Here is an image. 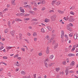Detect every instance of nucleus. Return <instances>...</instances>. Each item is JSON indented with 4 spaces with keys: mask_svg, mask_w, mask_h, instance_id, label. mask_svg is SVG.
<instances>
[{
    "mask_svg": "<svg viewBox=\"0 0 78 78\" xmlns=\"http://www.w3.org/2000/svg\"><path fill=\"white\" fill-rule=\"evenodd\" d=\"M44 64H45V67H47V68H48V64H47V62H45Z\"/></svg>",
    "mask_w": 78,
    "mask_h": 78,
    "instance_id": "33",
    "label": "nucleus"
},
{
    "mask_svg": "<svg viewBox=\"0 0 78 78\" xmlns=\"http://www.w3.org/2000/svg\"><path fill=\"white\" fill-rule=\"evenodd\" d=\"M29 12L30 13V14H32V13H34V12H33L31 10L29 11Z\"/></svg>",
    "mask_w": 78,
    "mask_h": 78,
    "instance_id": "49",
    "label": "nucleus"
},
{
    "mask_svg": "<svg viewBox=\"0 0 78 78\" xmlns=\"http://www.w3.org/2000/svg\"><path fill=\"white\" fill-rule=\"evenodd\" d=\"M17 16H20V13H18L16 14Z\"/></svg>",
    "mask_w": 78,
    "mask_h": 78,
    "instance_id": "64",
    "label": "nucleus"
},
{
    "mask_svg": "<svg viewBox=\"0 0 78 78\" xmlns=\"http://www.w3.org/2000/svg\"><path fill=\"white\" fill-rule=\"evenodd\" d=\"M15 31L14 30H12L10 32V33L12 35L13 37L14 36V34H15Z\"/></svg>",
    "mask_w": 78,
    "mask_h": 78,
    "instance_id": "3",
    "label": "nucleus"
},
{
    "mask_svg": "<svg viewBox=\"0 0 78 78\" xmlns=\"http://www.w3.org/2000/svg\"><path fill=\"white\" fill-rule=\"evenodd\" d=\"M58 12H59V14H64V11H62L60 10H58Z\"/></svg>",
    "mask_w": 78,
    "mask_h": 78,
    "instance_id": "12",
    "label": "nucleus"
},
{
    "mask_svg": "<svg viewBox=\"0 0 78 78\" xmlns=\"http://www.w3.org/2000/svg\"><path fill=\"white\" fill-rule=\"evenodd\" d=\"M49 12H50V13H51L52 12V13L54 12V10H50L49 11Z\"/></svg>",
    "mask_w": 78,
    "mask_h": 78,
    "instance_id": "46",
    "label": "nucleus"
},
{
    "mask_svg": "<svg viewBox=\"0 0 78 78\" xmlns=\"http://www.w3.org/2000/svg\"><path fill=\"white\" fill-rule=\"evenodd\" d=\"M52 41L53 40H52L51 39L50 40V41H49V42L50 44H51V42H52Z\"/></svg>",
    "mask_w": 78,
    "mask_h": 78,
    "instance_id": "61",
    "label": "nucleus"
},
{
    "mask_svg": "<svg viewBox=\"0 0 78 78\" xmlns=\"http://www.w3.org/2000/svg\"><path fill=\"white\" fill-rule=\"evenodd\" d=\"M45 61L47 62H48V61H49V59L48 58H46L45 60Z\"/></svg>",
    "mask_w": 78,
    "mask_h": 78,
    "instance_id": "60",
    "label": "nucleus"
},
{
    "mask_svg": "<svg viewBox=\"0 0 78 78\" xmlns=\"http://www.w3.org/2000/svg\"><path fill=\"white\" fill-rule=\"evenodd\" d=\"M64 20H68L69 19V17L67 16V17H64Z\"/></svg>",
    "mask_w": 78,
    "mask_h": 78,
    "instance_id": "23",
    "label": "nucleus"
},
{
    "mask_svg": "<svg viewBox=\"0 0 78 78\" xmlns=\"http://www.w3.org/2000/svg\"><path fill=\"white\" fill-rule=\"evenodd\" d=\"M55 70L56 72H59V71L60 70V68L59 67L55 69Z\"/></svg>",
    "mask_w": 78,
    "mask_h": 78,
    "instance_id": "20",
    "label": "nucleus"
},
{
    "mask_svg": "<svg viewBox=\"0 0 78 78\" xmlns=\"http://www.w3.org/2000/svg\"><path fill=\"white\" fill-rule=\"evenodd\" d=\"M73 33H71L69 34V36L70 37H72L73 36Z\"/></svg>",
    "mask_w": 78,
    "mask_h": 78,
    "instance_id": "37",
    "label": "nucleus"
},
{
    "mask_svg": "<svg viewBox=\"0 0 78 78\" xmlns=\"http://www.w3.org/2000/svg\"><path fill=\"white\" fill-rule=\"evenodd\" d=\"M9 31L8 29H6L5 30V33H7Z\"/></svg>",
    "mask_w": 78,
    "mask_h": 78,
    "instance_id": "25",
    "label": "nucleus"
},
{
    "mask_svg": "<svg viewBox=\"0 0 78 78\" xmlns=\"http://www.w3.org/2000/svg\"><path fill=\"white\" fill-rule=\"evenodd\" d=\"M38 55L39 56H42V53L41 52H40L39 53Z\"/></svg>",
    "mask_w": 78,
    "mask_h": 78,
    "instance_id": "42",
    "label": "nucleus"
},
{
    "mask_svg": "<svg viewBox=\"0 0 78 78\" xmlns=\"http://www.w3.org/2000/svg\"><path fill=\"white\" fill-rule=\"evenodd\" d=\"M53 64H54V63H51V64H48V66L49 67H51V66H53Z\"/></svg>",
    "mask_w": 78,
    "mask_h": 78,
    "instance_id": "35",
    "label": "nucleus"
},
{
    "mask_svg": "<svg viewBox=\"0 0 78 78\" xmlns=\"http://www.w3.org/2000/svg\"><path fill=\"white\" fill-rule=\"evenodd\" d=\"M24 20H30V18H25L24 19Z\"/></svg>",
    "mask_w": 78,
    "mask_h": 78,
    "instance_id": "36",
    "label": "nucleus"
},
{
    "mask_svg": "<svg viewBox=\"0 0 78 78\" xmlns=\"http://www.w3.org/2000/svg\"><path fill=\"white\" fill-rule=\"evenodd\" d=\"M41 31L42 33H45V30H44V29L43 28H42L41 29Z\"/></svg>",
    "mask_w": 78,
    "mask_h": 78,
    "instance_id": "27",
    "label": "nucleus"
},
{
    "mask_svg": "<svg viewBox=\"0 0 78 78\" xmlns=\"http://www.w3.org/2000/svg\"><path fill=\"white\" fill-rule=\"evenodd\" d=\"M41 3L42 5H44V4H45V0H42L41 1Z\"/></svg>",
    "mask_w": 78,
    "mask_h": 78,
    "instance_id": "16",
    "label": "nucleus"
},
{
    "mask_svg": "<svg viewBox=\"0 0 78 78\" xmlns=\"http://www.w3.org/2000/svg\"><path fill=\"white\" fill-rule=\"evenodd\" d=\"M4 48V47L3 46H2L0 47V50H2L3 48Z\"/></svg>",
    "mask_w": 78,
    "mask_h": 78,
    "instance_id": "51",
    "label": "nucleus"
},
{
    "mask_svg": "<svg viewBox=\"0 0 78 78\" xmlns=\"http://www.w3.org/2000/svg\"><path fill=\"white\" fill-rule=\"evenodd\" d=\"M15 20L16 21H17L18 22H19V21L22 22V20L19 18H16V19H15Z\"/></svg>",
    "mask_w": 78,
    "mask_h": 78,
    "instance_id": "15",
    "label": "nucleus"
},
{
    "mask_svg": "<svg viewBox=\"0 0 78 78\" xmlns=\"http://www.w3.org/2000/svg\"><path fill=\"white\" fill-rule=\"evenodd\" d=\"M56 2H57L56 0L53 1L51 2V4H52V5L53 6H54V5H55V3H56Z\"/></svg>",
    "mask_w": 78,
    "mask_h": 78,
    "instance_id": "9",
    "label": "nucleus"
},
{
    "mask_svg": "<svg viewBox=\"0 0 78 78\" xmlns=\"http://www.w3.org/2000/svg\"><path fill=\"white\" fill-rule=\"evenodd\" d=\"M67 62H69V58H67L66 59Z\"/></svg>",
    "mask_w": 78,
    "mask_h": 78,
    "instance_id": "58",
    "label": "nucleus"
},
{
    "mask_svg": "<svg viewBox=\"0 0 78 78\" xmlns=\"http://www.w3.org/2000/svg\"><path fill=\"white\" fill-rule=\"evenodd\" d=\"M51 36H52V37L51 38V40H52V41H53V39H54V37L55 36V35L53 34H52V35H51Z\"/></svg>",
    "mask_w": 78,
    "mask_h": 78,
    "instance_id": "24",
    "label": "nucleus"
},
{
    "mask_svg": "<svg viewBox=\"0 0 78 78\" xmlns=\"http://www.w3.org/2000/svg\"><path fill=\"white\" fill-rule=\"evenodd\" d=\"M20 12H23H23H25V11L23 9H22L20 10Z\"/></svg>",
    "mask_w": 78,
    "mask_h": 78,
    "instance_id": "48",
    "label": "nucleus"
},
{
    "mask_svg": "<svg viewBox=\"0 0 78 78\" xmlns=\"http://www.w3.org/2000/svg\"><path fill=\"white\" fill-rule=\"evenodd\" d=\"M46 28L49 31H51L52 30V28L50 26H47Z\"/></svg>",
    "mask_w": 78,
    "mask_h": 78,
    "instance_id": "5",
    "label": "nucleus"
},
{
    "mask_svg": "<svg viewBox=\"0 0 78 78\" xmlns=\"http://www.w3.org/2000/svg\"><path fill=\"white\" fill-rule=\"evenodd\" d=\"M44 22L46 23H48L49 22H50V20L48 19H46L44 20Z\"/></svg>",
    "mask_w": 78,
    "mask_h": 78,
    "instance_id": "14",
    "label": "nucleus"
},
{
    "mask_svg": "<svg viewBox=\"0 0 78 78\" xmlns=\"http://www.w3.org/2000/svg\"><path fill=\"white\" fill-rule=\"evenodd\" d=\"M34 41H35V42H36V41H37V38L36 37H35L34 39Z\"/></svg>",
    "mask_w": 78,
    "mask_h": 78,
    "instance_id": "45",
    "label": "nucleus"
},
{
    "mask_svg": "<svg viewBox=\"0 0 78 78\" xmlns=\"http://www.w3.org/2000/svg\"><path fill=\"white\" fill-rule=\"evenodd\" d=\"M45 39L47 40H49L50 39V37L48 35H47L45 37Z\"/></svg>",
    "mask_w": 78,
    "mask_h": 78,
    "instance_id": "21",
    "label": "nucleus"
},
{
    "mask_svg": "<svg viewBox=\"0 0 78 78\" xmlns=\"http://www.w3.org/2000/svg\"><path fill=\"white\" fill-rule=\"evenodd\" d=\"M78 47V44H75L73 46V48H74L75 49L76 48V47Z\"/></svg>",
    "mask_w": 78,
    "mask_h": 78,
    "instance_id": "22",
    "label": "nucleus"
},
{
    "mask_svg": "<svg viewBox=\"0 0 78 78\" xmlns=\"http://www.w3.org/2000/svg\"><path fill=\"white\" fill-rule=\"evenodd\" d=\"M8 24L9 25V26L11 27V23H10V21H9L8 22Z\"/></svg>",
    "mask_w": 78,
    "mask_h": 78,
    "instance_id": "47",
    "label": "nucleus"
},
{
    "mask_svg": "<svg viewBox=\"0 0 78 78\" xmlns=\"http://www.w3.org/2000/svg\"><path fill=\"white\" fill-rule=\"evenodd\" d=\"M27 35H28V36H31V34H30V33L28 32L27 33Z\"/></svg>",
    "mask_w": 78,
    "mask_h": 78,
    "instance_id": "59",
    "label": "nucleus"
},
{
    "mask_svg": "<svg viewBox=\"0 0 78 78\" xmlns=\"http://www.w3.org/2000/svg\"><path fill=\"white\" fill-rule=\"evenodd\" d=\"M15 65L16 66H18L19 67V66H20V65L19 63V62H17L16 63H15Z\"/></svg>",
    "mask_w": 78,
    "mask_h": 78,
    "instance_id": "11",
    "label": "nucleus"
},
{
    "mask_svg": "<svg viewBox=\"0 0 78 78\" xmlns=\"http://www.w3.org/2000/svg\"><path fill=\"white\" fill-rule=\"evenodd\" d=\"M24 40L25 41H26V42H27V43H29V41H28V40H27V39H24Z\"/></svg>",
    "mask_w": 78,
    "mask_h": 78,
    "instance_id": "53",
    "label": "nucleus"
},
{
    "mask_svg": "<svg viewBox=\"0 0 78 78\" xmlns=\"http://www.w3.org/2000/svg\"><path fill=\"white\" fill-rule=\"evenodd\" d=\"M58 43H55V46H54V49H56L57 47H58Z\"/></svg>",
    "mask_w": 78,
    "mask_h": 78,
    "instance_id": "10",
    "label": "nucleus"
},
{
    "mask_svg": "<svg viewBox=\"0 0 78 78\" xmlns=\"http://www.w3.org/2000/svg\"><path fill=\"white\" fill-rule=\"evenodd\" d=\"M64 31L63 30H62L61 32V38H63L64 36Z\"/></svg>",
    "mask_w": 78,
    "mask_h": 78,
    "instance_id": "8",
    "label": "nucleus"
},
{
    "mask_svg": "<svg viewBox=\"0 0 78 78\" xmlns=\"http://www.w3.org/2000/svg\"><path fill=\"white\" fill-rule=\"evenodd\" d=\"M33 21H37V19H33L31 20V22H33Z\"/></svg>",
    "mask_w": 78,
    "mask_h": 78,
    "instance_id": "29",
    "label": "nucleus"
},
{
    "mask_svg": "<svg viewBox=\"0 0 78 78\" xmlns=\"http://www.w3.org/2000/svg\"><path fill=\"white\" fill-rule=\"evenodd\" d=\"M0 16L2 17L3 16V13L2 12H0Z\"/></svg>",
    "mask_w": 78,
    "mask_h": 78,
    "instance_id": "40",
    "label": "nucleus"
},
{
    "mask_svg": "<svg viewBox=\"0 0 78 78\" xmlns=\"http://www.w3.org/2000/svg\"><path fill=\"white\" fill-rule=\"evenodd\" d=\"M75 54H74L69 53L68 55V56L69 57H72V56H74Z\"/></svg>",
    "mask_w": 78,
    "mask_h": 78,
    "instance_id": "4",
    "label": "nucleus"
},
{
    "mask_svg": "<svg viewBox=\"0 0 78 78\" xmlns=\"http://www.w3.org/2000/svg\"><path fill=\"white\" fill-rule=\"evenodd\" d=\"M63 65H66V61H64L62 62Z\"/></svg>",
    "mask_w": 78,
    "mask_h": 78,
    "instance_id": "38",
    "label": "nucleus"
},
{
    "mask_svg": "<svg viewBox=\"0 0 78 78\" xmlns=\"http://www.w3.org/2000/svg\"><path fill=\"white\" fill-rule=\"evenodd\" d=\"M12 47L6 46V48L7 49V51H9V50L12 48Z\"/></svg>",
    "mask_w": 78,
    "mask_h": 78,
    "instance_id": "7",
    "label": "nucleus"
},
{
    "mask_svg": "<svg viewBox=\"0 0 78 78\" xmlns=\"http://www.w3.org/2000/svg\"><path fill=\"white\" fill-rule=\"evenodd\" d=\"M23 15H24V13H20V16H23Z\"/></svg>",
    "mask_w": 78,
    "mask_h": 78,
    "instance_id": "56",
    "label": "nucleus"
},
{
    "mask_svg": "<svg viewBox=\"0 0 78 78\" xmlns=\"http://www.w3.org/2000/svg\"><path fill=\"white\" fill-rule=\"evenodd\" d=\"M22 34H19V36L20 37V39H22Z\"/></svg>",
    "mask_w": 78,
    "mask_h": 78,
    "instance_id": "28",
    "label": "nucleus"
},
{
    "mask_svg": "<svg viewBox=\"0 0 78 78\" xmlns=\"http://www.w3.org/2000/svg\"><path fill=\"white\" fill-rule=\"evenodd\" d=\"M60 75H64V72L62 71V72H61L59 73Z\"/></svg>",
    "mask_w": 78,
    "mask_h": 78,
    "instance_id": "41",
    "label": "nucleus"
},
{
    "mask_svg": "<svg viewBox=\"0 0 78 78\" xmlns=\"http://www.w3.org/2000/svg\"><path fill=\"white\" fill-rule=\"evenodd\" d=\"M33 36L34 37H36V36H37V33L36 32H34L33 33Z\"/></svg>",
    "mask_w": 78,
    "mask_h": 78,
    "instance_id": "19",
    "label": "nucleus"
},
{
    "mask_svg": "<svg viewBox=\"0 0 78 78\" xmlns=\"http://www.w3.org/2000/svg\"><path fill=\"white\" fill-rule=\"evenodd\" d=\"M75 8V6H73L70 8V9H71V10H73V9H74Z\"/></svg>",
    "mask_w": 78,
    "mask_h": 78,
    "instance_id": "30",
    "label": "nucleus"
},
{
    "mask_svg": "<svg viewBox=\"0 0 78 78\" xmlns=\"http://www.w3.org/2000/svg\"><path fill=\"white\" fill-rule=\"evenodd\" d=\"M78 37V34L75 33L74 35V38L75 39H76Z\"/></svg>",
    "mask_w": 78,
    "mask_h": 78,
    "instance_id": "6",
    "label": "nucleus"
},
{
    "mask_svg": "<svg viewBox=\"0 0 78 78\" xmlns=\"http://www.w3.org/2000/svg\"><path fill=\"white\" fill-rule=\"evenodd\" d=\"M67 29L68 30H69V31H71V29H70V28L69 27H67Z\"/></svg>",
    "mask_w": 78,
    "mask_h": 78,
    "instance_id": "31",
    "label": "nucleus"
},
{
    "mask_svg": "<svg viewBox=\"0 0 78 78\" xmlns=\"http://www.w3.org/2000/svg\"><path fill=\"white\" fill-rule=\"evenodd\" d=\"M21 74H22V75H25V73H26V72H25L24 71H22L21 72Z\"/></svg>",
    "mask_w": 78,
    "mask_h": 78,
    "instance_id": "26",
    "label": "nucleus"
},
{
    "mask_svg": "<svg viewBox=\"0 0 78 78\" xmlns=\"http://www.w3.org/2000/svg\"><path fill=\"white\" fill-rule=\"evenodd\" d=\"M45 9V7H43L41 9V11H44Z\"/></svg>",
    "mask_w": 78,
    "mask_h": 78,
    "instance_id": "52",
    "label": "nucleus"
},
{
    "mask_svg": "<svg viewBox=\"0 0 78 78\" xmlns=\"http://www.w3.org/2000/svg\"><path fill=\"white\" fill-rule=\"evenodd\" d=\"M46 53L47 54H49V49L48 48H47V50L46 51Z\"/></svg>",
    "mask_w": 78,
    "mask_h": 78,
    "instance_id": "17",
    "label": "nucleus"
},
{
    "mask_svg": "<svg viewBox=\"0 0 78 78\" xmlns=\"http://www.w3.org/2000/svg\"><path fill=\"white\" fill-rule=\"evenodd\" d=\"M12 4L13 5H16V3L14 1H12Z\"/></svg>",
    "mask_w": 78,
    "mask_h": 78,
    "instance_id": "39",
    "label": "nucleus"
},
{
    "mask_svg": "<svg viewBox=\"0 0 78 78\" xmlns=\"http://www.w3.org/2000/svg\"><path fill=\"white\" fill-rule=\"evenodd\" d=\"M70 14H72V15H75V13L72 11H71L70 12Z\"/></svg>",
    "mask_w": 78,
    "mask_h": 78,
    "instance_id": "43",
    "label": "nucleus"
},
{
    "mask_svg": "<svg viewBox=\"0 0 78 78\" xmlns=\"http://www.w3.org/2000/svg\"><path fill=\"white\" fill-rule=\"evenodd\" d=\"M25 16H30V14H26Z\"/></svg>",
    "mask_w": 78,
    "mask_h": 78,
    "instance_id": "63",
    "label": "nucleus"
},
{
    "mask_svg": "<svg viewBox=\"0 0 78 78\" xmlns=\"http://www.w3.org/2000/svg\"><path fill=\"white\" fill-rule=\"evenodd\" d=\"M65 72L66 73H69V70H68V69H66L65 70Z\"/></svg>",
    "mask_w": 78,
    "mask_h": 78,
    "instance_id": "57",
    "label": "nucleus"
},
{
    "mask_svg": "<svg viewBox=\"0 0 78 78\" xmlns=\"http://www.w3.org/2000/svg\"><path fill=\"white\" fill-rule=\"evenodd\" d=\"M3 59H8V58L6 56H4L3 57Z\"/></svg>",
    "mask_w": 78,
    "mask_h": 78,
    "instance_id": "54",
    "label": "nucleus"
},
{
    "mask_svg": "<svg viewBox=\"0 0 78 78\" xmlns=\"http://www.w3.org/2000/svg\"><path fill=\"white\" fill-rule=\"evenodd\" d=\"M21 50L22 51H23L24 52L25 51V48H21Z\"/></svg>",
    "mask_w": 78,
    "mask_h": 78,
    "instance_id": "50",
    "label": "nucleus"
},
{
    "mask_svg": "<svg viewBox=\"0 0 78 78\" xmlns=\"http://www.w3.org/2000/svg\"><path fill=\"white\" fill-rule=\"evenodd\" d=\"M56 17V15H54L52 16L51 17V20L52 21H55Z\"/></svg>",
    "mask_w": 78,
    "mask_h": 78,
    "instance_id": "1",
    "label": "nucleus"
},
{
    "mask_svg": "<svg viewBox=\"0 0 78 78\" xmlns=\"http://www.w3.org/2000/svg\"><path fill=\"white\" fill-rule=\"evenodd\" d=\"M75 64V62L73 61H72L70 64V66H73V65Z\"/></svg>",
    "mask_w": 78,
    "mask_h": 78,
    "instance_id": "13",
    "label": "nucleus"
},
{
    "mask_svg": "<svg viewBox=\"0 0 78 78\" xmlns=\"http://www.w3.org/2000/svg\"><path fill=\"white\" fill-rule=\"evenodd\" d=\"M33 9L34 11H37V9L36 8H34Z\"/></svg>",
    "mask_w": 78,
    "mask_h": 78,
    "instance_id": "34",
    "label": "nucleus"
},
{
    "mask_svg": "<svg viewBox=\"0 0 78 78\" xmlns=\"http://www.w3.org/2000/svg\"><path fill=\"white\" fill-rule=\"evenodd\" d=\"M65 37L66 38L67 41H68L69 40V38H68V37H67V35H65Z\"/></svg>",
    "mask_w": 78,
    "mask_h": 78,
    "instance_id": "44",
    "label": "nucleus"
},
{
    "mask_svg": "<svg viewBox=\"0 0 78 78\" xmlns=\"http://www.w3.org/2000/svg\"><path fill=\"white\" fill-rule=\"evenodd\" d=\"M34 6H36V7H37V3H34Z\"/></svg>",
    "mask_w": 78,
    "mask_h": 78,
    "instance_id": "62",
    "label": "nucleus"
},
{
    "mask_svg": "<svg viewBox=\"0 0 78 78\" xmlns=\"http://www.w3.org/2000/svg\"><path fill=\"white\" fill-rule=\"evenodd\" d=\"M69 22H73L75 21V19L74 18H72V16H70L69 17Z\"/></svg>",
    "mask_w": 78,
    "mask_h": 78,
    "instance_id": "2",
    "label": "nucleus"
},
{
    "mask_svg": "<svg viewBox=\"0 0 78 78\" xmlns=\"http://www.w3.org/2000/svg\"><path fill=\"white\" fill-rule=\"evenodd\" d=\"M69 25L70 26V27H73V24L72 23H70L69 24Z\"/></svg>",
    "mask_w": 78,
    "mask_h": 78,
    "instance_id": "55",
    "label": "nucleus"
},
{
    "mask_svg": "<svg viewBox=\"0 0 78 78\" xmlns=\"http://www.w3.org/2000/svg\"><path fill=\"white\" fill-rule=\"evenodd\" d=\"M54 57V55H51L50 56V57H49V58L50 59H53Z\"/></svg>",
    "mask_w": 78,
    "mask_h": 78,
    "instance_id": "32",
    "label": "nucleus"
},
{
    "mask_svg": "<svg viewBox=\"0 0 78 78\" xmlns=\"http://www.w3.org/2000/svg\"><path fill=\"white\" fill-rule=\"evenodd\" d=\"M56 5L58 6V5H60V4H61V2L59 1H58L57 2H56Z\"/></svg>",
    "mask_w": 78,
    "mask_h": 78,
    "instance_id": "18",
    "label": "nucleus"
}]
</instances>
